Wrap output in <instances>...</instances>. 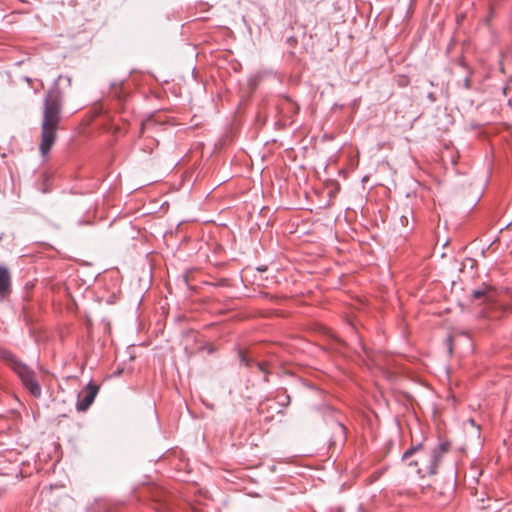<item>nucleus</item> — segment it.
<instances>
[{"label": "nucleus", "instance_id": "f03ea898", "mask_svg": "<svg viewBox=\"0 0 512 512\" xmlns=\"http://www.w3.org/2000/svg\"><path fill=\"white\" fill-rule=\"evenodd\" d=\"M449 449V442H442L430 451H427L424 445L419 443L407 449L402 455V460L406 461L409 467L414 468L420 478H424L427 475L436 474L443 455Z\"/></svg>", "mask_w": 512, "mask_h": 512}, {"label": "nucleus", "instance_id": "1a4fd4ad", "mask_svg": "<svg viewBox=\"0 0 512 512\" xmlns=\"http://www.w3.org/2000/svg\"><path fill=\"white\" fill-rule=\"evenodd\" d=\"M239 359H240V362L241 364L249 367L251 366L252 364H255L256 365V361H254L253 359L247 357L243 352H239Z\"/></svg>", "mask_w": 512, "mask_h": 512}, {"label": "nucleus", "instance_id": "39448f33", "mask_svg": "<svg viewBox=\"0 0 512 512\" xmlns=\"http://www.w3.org/2000/svg\"><path fill=\"white\" fill-rule=\"evenodd\" d=\"M11 292V276L5 266L0 265V297H4Z\"/></svg>", "mask_w": 512, "mask_h": 512}, {"label": "nucleus", "instance_id": "f257e3e1", "mask_svg": "<svg viewBox=\"0 0 512 512\" xmlns=\"http://www.w3.org/2000/svg\"><path fill=\"white\" fill-rule=\"evenodd\" d=\"M62 95L59 88L50 89L44 99L43 119L41 123L40 152L48 154L56 140L58 125L61 120Z\"/></svg>", "mask_w": 512, "mask_h": 512}, {"label": "nucleus", "instance_id": "4468645a", "mask_svg": "<svg viewBox=\"0 0 512 512\" xmlns=\"http://www.w3.org/2000/svg\"><path fill=\"white\" fill-rule=\"evenodd\" d=\"M0 349H1V350H7L6 348H3V347H1V346H0Z\"/></svg>", "mask_w": 512, "mask_h": 512}, {"label": "nucleus", "instance_id": "9b49d317", "mask_svg": "<svg viewBox=\"0 0 512 512\" xmlns=\"http://www.w3.org/2000/svg\"><path fill=\"white\" fill-rule=\"evenodd\" d=\"M454 341L455 339L452 336L448 338V349L450 353L452 352Z\"/></svg>", "mask_w": 512, "mask_h": 512}, {"label": "nucleus", "instance_id": "0eeeda50", "mask_svg": "<svg viewBox=\"0 0 512 512\" xmlns=\"http://www.w3.org/2000/svg\"><path fill=\"white\" fill-rule=\"evenodd\" d=\"M156 125H157L156 121L153 118H149L145 122H143L142 132L145 133V132L152 131L156 127Z\"/></svg>", "mask_w": 512, "mask_h": 512}, {"label": "nucleus", "instance_id": "ddd939ff", "mask_svg": "<svg viewBox=\"0 0 512 512\" xmlns=\"http://www.w3.org/2000/svg\"><path fill=\"white\" fill-rule=\"evenodd\" d=\"M469 423H470V425L476 426V425H475V422H474V420H473V419H470V420H469Z\"/></svg>", "mask_w": 512, "mask_h": 512}, {"label": "nucleus", "instance_id": "20e7f679", "mask_svg": "<svg viewBox=\"0 0 512 512\" xmlns=\"http://www.w3.org/2000/svg\"><path fill=\"white\" fill-rule=\"evenodd\" d=\"M86 394L84 396L79 395V400L77 403V410L78 411H86L89 406L93 403L99 387L97 385H93L92 383H89L86 386Z\"/></svg>", "mask_w": 512, "mask_h": 512}, {"label": "nucleus", "instance_id": "9d476101", "mask_svg": "<svg viewBox=\"0 0 512 512\" xmlns=\"http://www.w3.org/2000/svg\"><path fill=\"white\" fill-rule=\"evenodd\" d=\"M485 293H486L485 290H481V289L474 290L473 293H472V297L474 299H480V298H482L485 295Z\"/></svg>", "mask_w": 512, "mask_h": 512}, {"label": "nucleus", "instance_id": "7ed1b4c3", "mask_svg": "<svg viewBox=\"0 0 512 512\" xmlns=\"http://www.w3.org/2000/svg\"><path fill=\"white\" fill-rule=\"evenodd\" d=\"M0 359L13 369L31 395L36 398L41 396L42 390L32 369L21 362L10 350L0 349Z\"/></svg>", "mask_w": 512, "mask_h": 512}, {"label": "nucleus", "instance_id": "6e6552de", "mask_svg": "<svg viewBox=\"0 0 512 512\" xmlns=\"http://www.w3.org/2000/svg\"><path fill=\"white\" fill-rule=\"evenodd\" d=\"M256 367L259 372L264 374L263 381L268 382L269 381V379H268L269 371L267 369V364L265 362H256Z\"/></svg>", "mask_w": 512, "mask_h": 512}, {"label": "nucleus", "instance_id": "f8f14e48", "mask_svg": "<svg viewBox=\"0 0 512 512\" xmlns=\"http://www.w3.org/2000/svg\"><path fill=\"white\" fill-rule=\"evenodd\" d=\"M400 220H401V223H402L403 226H407L408 225V216L402 215Z\"/></svg>", "mask_w": 512, "mask_h": 512}, {"label": "nucleus", "instance_id": "423d86ee", "mask_svg": "<svg viewBox=\"0 0 512 512\" xmlns=\"http://www.w3.org/2000/svg\"><path fill=\"white\" fill-rule=\"evenodd\" d=\"M276 400L280 406L286 407L290 403V396L286 393L285 389H279L276 394Z\"/></svg>", "mask_w": 512, "mask_h": 512}]
</instances>
